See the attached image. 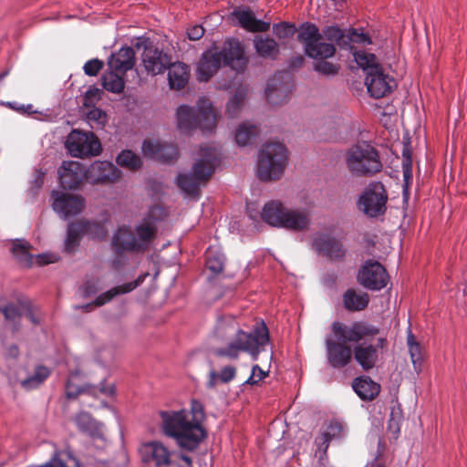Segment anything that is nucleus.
<instances>
[{"mask_svg": "<svg viewBox=\"0 0 467 467\" xmlns=\"http://www.w3.org/2000/svg\"><path fill=\"white\" fill-rule=\"evenodd\" d=\"M168 80L171 88L180 90L183 88L188 83L190 71L186 64L182 62L171 63L167 67Z\"/></svg>", "mask_w": 467, "mask_h": 467, "instance_id": "31", "label": "nucleus"}, {"mask_svg": "<svg viewBox=\"0 0 467 467\" xmlns=\"http://www.w3.org/2000/svg\"><path fill=\"white\" fill-rule=\"evenodd\" d=\"M239 25L250 32H266L270 28V22L256 19L249 8H236L232 12Z\"/></svg>", "mask_w": 467, "mask_h": 467, "instance_id": "27", "label": "nucleus"}, {"mask_svg": "<svg viewBox=\"0 0 467 467\" xmlns=\"http://www.w3.org/2000/svg\"><path fill=\"white\" fill-rule=\"evenodd\" d=\"M288 156L284 144L266 142L258 152L257 176L263 182L275 181L283 175Z\"/></svg>", "mask_w": 467, "mask_h": 467, "instance_id": "8", "label": "nucleus"}, {"mask_svg": "<svg viewBox=\"0 0 467 467\" xmlns=\"http://www.w3.org/2000/svg\"><path fill=\"white\" fill-rule=\"evenodd\" d=\"M177 122L180 130L188 131L199 128L202 131H212L216 123V112L208 99H200L197 108L182 105L178 108Z\"/></svg>", "mask_w": 467, "mask_h": 467, "instance_id": "10", "label": "nucleus"}, {"mask_svg": "<svg viewBox=\"0 0 467 467\" xmlns=\"http://www.w3.org/2000/svg\"><path fill=\"white\" fill-rule=\"evenodd\" d=\"M74 421L80 431L91 437H100L102 435V423L94 420L89 413L79 412L75 416Z\"/></svg>", "mask_w": 467, "mask_h": 467, "instance_id": "33", "label": "nucleus"}, {"mask_svg": "<svg viewBox=\"0 0 467 467\" xmlns=\"http://www.w3.org/2000/svg\"><path fill=\"white\" fill-rule=\"evenodd\" d=\"M402 158V164H412V151L410 143L403 145Z\"/></svg>", "mask_w": 467, "mask_h": 467, "instance_id": "61", "label": "nucleus"}, {"mask_svg": "<svg viewBox=\"0 0 467 467\" xmlns=\"http://www.w3.org/2000/svg\"><path fill=\"white\" fill-rule=\"evenodd\" d=\"M268 370L262 369L258 365H254L252 368L251 375L247 379H254V378H258V379H265L268 377Z\"/></svg>", "mask_w": 467, "mask_h": 467, "instance_id": "60", "label": "nucleus"}, {"mask_svg": "<svg viewBox=\"0 0 467 467\" xmlns=\"http://www.w3.org/2000/svg\"><path fill=\"white\" fill-rule=\"evenodd\" d=\"M108 65L109 69L120 74H125L132 69L135 66V52L133 48L130 47H121L109 57Z\"/></svg>", "mask_w": 467, "mask_h": 467, "instance_id": "26", "label": "nucleus"}, {"mask_svg": "<svg viewBox=\"0 0 467 467\" xmlns=\"http://www.w3.org/2000/svg\"><path fill=\"white\" fill-rule=\"evenodd\" d=\"M369 296L366 292H358L353 288L348 289L343 295L344 307L350 312H358L367 308Z\"/></svg>", "mask_w": 467, "mask_h": 467, "instance_id": "32", "label": "nucleus"}, {"mask_svg": "<svg viewBox=\"0 0 467 467\" xmlns=\"http://www.w3.org/2000/svg\"><path fill=\"white\" fill-rule=\"evenodd\" d=\"M161 430L167 437L175 439L178 446L187 451L195 450L207 436L202 426L192 424L186 410L161 411Z\"/></svg>", "mask_w": 467, "mask_h": 467, "instance_id": "4", "label": "nucleus"}, {"mask_svg": "<svg viewBox=\"0 0 467 467\" xmlns=\"http://www.w3.org/2000/svg\"><path fill=\"white\" fill-rule=\"evenodd\" d=\"M206 267L213 274H219L223 270L224 263L221 255H208Z\"/></svg>", "mask_w": 467, "mask_h": 467, "instance_id": "54", "label": "nucleus"}, {"mask_svg": "<svg viewBox=\"0 0 467 467\" xmlns=\"http://www.w3.org/2000/svg\"><path fill=\"white\" fill-rule=\"evenodd\" d=\"M296 32V26L288 22H281L273 25V33L279 39L291 38Z\"/></svg>", "mask_w": 467, "mask_h": 467, "instance_id": "45", "label": "nucleus"}, {"mask_svg": "<svg viewBox=\"0 0 467 467\" xmlns=\"http://www.w3.org/2000/svg\"><path fill=\"white\" fill-rule=\"evenodd\" d=\"M220 164V152L214 147H201L199 158L189 173H181L176 178L178 187L191 196H197L215 168Z\"/></svg>", "mask_w": 467, "mask_h": 467, "instance_id": "6", "label": "nucleus"}, {"mask_svg": "<svg viewBox=\"0 0 467 467\" xmlns=\"http://www.w3.org/2000/svg\"><path fill=\"white\" fill-rule=\"evenodd\" d=\"M36 261L39 265H47L55 262V258L51 254H39Z\"/></svg>", "mask_w": 467, "mask_h": 467, "instance_id": "64", "label": "nucleus"}, {"mask_svg": "<svg viewBox=\"0 0 467 467\" xmlns=\"http://www.w3.org/2000/svg\"><path fill=\"white\" fill-rule=\"evenodd\" d=\"M402 171L405 184H409L412 181V164H402Z\"/></svg>", "mask_w": 467, "mask_h": 467, "instance_id": "62", "label": "nucleus"}, {"mask_svg": "<svg viewBox=\"0 0 467 467\" xmlns=\"http://www.w3.org/2000/svg\"><path fill=\"white\" fill-rule=\"evenodd\" d=\"M204 32V28L201 25H194L188 28L187 36L190 40L196 41L203 36Z\"/></svg>", "mask_w": 467, "mask_h": 467, "instance_id": "57", "label": "nucleus"}, {"mask_svg": "<svg viewBox=\"0 0 467 467\" xmlns=\"http://www.w3.org/2000/svg\"><path fill=\"white\" fill-rule=\"evenodd\" d=\"M387 345L385 337H379L376 346L359 344L354 348V356L357 362L363 369L372 368L378 360V348H384Z\"/></svg>", "mask_w": 467, "mask_h": 467, "instance_id": "25", "label": "nucleus"}, {"mask_svg": "<svg viewBox=\"0 0 467 467\" xmlns=\"http://www.w3.org/2000/svg\"><path fill=\"white\" fill-rule=\"evenodd\" d=\"M325 37L329 41L338 42L344 36L343 31L337 26H327L323 30Z\"/></svg>", "mask_w": 467, "mask_h": 467, "instance_id": "56", "label": "nucleus"}, {"mask_svg": "<svg viewBox=\"0 0 467 467\" xmlns=\"http://www.w3.org/2000/svg\"><path fill=\"white\" fill-rule=\"evenodd\" d=\"M304 64V57L301 55L291 57L288 61V67L291 69L301 67Z\"/></svg>", "mask_w": 467, "mask_h": 467, "instance_id": "63", "label": "nucleus"}, {"mask_svg": "<svg viewBox=\"0 0 467 467\" xmlns=\"http://www.w3.org/2000/svg\"><path fill=\"white\" fill-rule=\"evenodd\" d=\"M248 93V88L244 86H240L236 88L234 95L229 99L226 104V113L231 118H234L237 116L243 106L244 102L246 99Z\"/></svg>", "mask_w": 467, "mask_h": 467, "instance_id": "38", "label": "nucleus"}, {"mask_svg": "<svg viewBox=\"0 0 467 467\" xmlns=\"http://www.w3.org/2000/svg\"><path fill=\"white\" fill-rule=\"evenodd\" d=\"M322 39L323 36L315 24L306 22L299 26L297 40L304 45L305 54L311 58L320 59L314 65V69L324 76H335L338 73L339 67L325 59L335 55L336 47Z\"/></svg>", "mask_w": 467, "mask_h": 467, "instance_id": "5", "label": "nucleus"}, {"mask_svg": "<svg viewBox=\"0 0 467 467\" xmlns=\"http://www.w3.org/2000/svg\"><path fill=\"white\" fill-rule=\"evenodd\" d=\"M414 369L419 373L423 368V350L420 343L409 347Z\"/></svg>", "mask_w": 467, "mask_h": 467, "instance_id": "48", "label": "nucleus"}, {"mask_svg": "<svg viewBox=\"0 0 467 467\" xmlns=\"http://www.w3.org/2000/svg\"><path fill=\"white\" fill-rule=\"evenodd\" d=\"M287 211L280 201L272 200L267 202L261 211V218L267 224L280 228Z\"/></svg>", "mask_w": 467, "mask_h": 467, "instance_id": "30", "label": "nucleus"}, {"mask_svg": "<svg viewBox=\"0 0 467 467\" xmlns=\"http://www.w3.org/2000/svg\"><path fill=\"white\" fill-rule=\"evenodd\" d=\"M330 442L327 438L318 433L314 441L316 445L315 456H328L327 450Z\"/></svg>", "mask_w": 467, "mask_h": 467, "instance_id": "55", "label": "nucleus"}, {"mask_svg": "<svg viewBox=\"0 0 467 467\" xmlns=\"http://www.w3.org/2000/svg\"><path fill=\"white\" fill-rule=\"evenodd\" d=\"M226 65L240 72L244 71L248 64V57L244 55L243 45L237 39H227L220 51L209 49L203 52L198 66L197 78L199 81H208L221 67Z\"/></svg>", "mask_w": 467, "mask_h": 467, "instance_id": "3", "label": "nucleus"}, {"mask_svg": "<svg viewBox=\"0 0 467 467\" xmlns=\"http://www.w3.org/2000/svg\"><path fill=\"white\" fill-rule=\"evenodd\" d=\"M236 375V368L232 365L224 366L220 372H216L213 368L209 371L210 379H233Z\"/></svg>", "mask_w": 467, "mask_h": 467, "instance_id": "51", "label": "nucleus"}, {"mask_svg": "<svg viewBox=\"0 0 467 467\" xmlns=\"http://www.w3.org/2000/svg\"><path fill=\"white\" fill-rule=\"evenodd\" d=\"M163 467H193L192 458L182 453L174 452L170 455V459Z\"/></svg>", "mask_w": 467, "mask_h": 467, "instance_id": "46", "label": "nucleus"}, {"mask_svg": "<svg viewBox=\"0 0 467 467\" xmlns=\"http://www.w3.org/2000/svg\"><path fill=\"white\" fill-rule=\"evenodd\" d=\"M332 331L337 340L346 344L348 342L356 343L369 337H373L379 334V329L366 322L358 321L352 323L350 326L341 322H334L332 324Z\"/></svg>", "mask_w": 467, "mask_h": 467, "instance_id": "13", "label": "nucleus"}, {"mask_svg": "<svg viewBox=\"0 0 467 467\" xmlns=\"http://www.w3.org/2000/svg\"><path fill=\"white\" fill-rule=\"evenodd\" d=\"M314 249L333 261H342L347 254L343 243L328 234H320L313 241Z\"/></svg>", "mask_w": 467, "mask_h": 467, "instance_id": "21", "label": "nucleus"}, {"mask_svg": "<svg viewBox=\"0 0 467 467\" xmlns=\"http://www.w3.org/2000/svg\"><path fill=\"white\" fill-rule=\"evenodd\" d=\"M325 342L327 358L330 366L339 368L349 363L352 352L348 346L331 336H327Z\"/></svg>", "mask_w": 467, "mask_h": 467, "instance_id": "23", "label": "nucleus"}, {"mask_svg": "<svg viewBox=\"0 0 467 467\" xmlns=\"http://www.w3.org/2000/svg\"><path fill=\"white\" fill-rule=\"evenodd\" d=\"M256 53L264 58L275 59L279 55V45L269 36H257L254 39Z\"/></svg>", "mask_w": 467, "mask_h": 467, "instance_id": "34", "label": "nucleus"}, {"mask_svg": "<svg viewBox=\"0 0 467 467\" xmlns=\"http://www.w3.org/2000/svg\"><path fill=\"white\" fill-rule=\"evenodd\" d=\"M403 420L400 406H395L391 409L388 421V431L391 434V439L397 440L400 432V425Z\"/></svg>", "mask_w": 467, "mask_h": 467, "instance_id": "43", "label": "nucleus"}, {"mask_svg": "<svg viewBox=\"0 0 467 467\" xmlns=\"http://www.w3.org/2000/svg\"><path fill=\"white\" fill-rule=\"evenodd\" d=\"M112 69L105 72L101 77L103 88L112 93L119 94L123 91L125 82L121 76Z\"/></svg>", "mask_w": 467, "mask_h": 467, "instance_id": "37", "label": "nucleus"}, {"mask_svg": "<svg viewBox=\"0 0 467 467\" xmlns=\"http://www.w3.org/2000/svg\"><path fill=\"white\" fill-rule=\"evenodd\" d=\"M162 209L152 207L148 214L133 228L120 226L112 236L111 245L118 254L124 252L143 254L148 251L158 234L157 214H161Z\"/></svg>", "mask_w": 467, "mask_h": 467, "instance_id": "2", "label": "nucleus"}, {"mask_svg": "<svg viewBox=\"0 0 467 467\" xmlns=\"http://www.w3.org/2000/svg\"><path fill=\"white\" fill-rule=\"evenodd\" d=\"M65 390L67 399H75L81 394L110 397L115 393V387L113 384H108V381H100L98 386L87 385L85 387L77 385L75 381H67Z\"/></svg>", "mask_w": 467, "mask_h": 467, "instance_id": "24", "label": "nucleus"}, {"mask_svg": "<svg viewBox=\"0 0 467 467\" xmlns=\"http://www.w3.org/2000/svg\"><path fill=\"white\" fill-rule=\"evenodd\" d=\"M99 289L100 280L98 277L87 279L79 288L81 296L84 298L90 297L91 296L97 294Z\"/></svg>", "mask_w": 467, "mask_h": 467, "instance_id": "47", "label": "nucleus"}, {"mask_svg": "<svg viewBox=\"0 0 467 467\" xmlns=\"http://www.w3.org/2000/svg\"><path fill=\"white\" fill-rule=\"evenodd\" d=\"M117 163L131 171H136L141 166L140 158L130 150H122L116 158Z\"/></svg>", "mask_w": 467, "mask_h": 467, "instance_id": "42", "label": "nucleus"}, {"mask_svg": "<svg viewBox=\"0 0 467 467\" xmlns=\"http://www.w3.org/2000/svg\"><path fill=\"white\" fill-rule=\"evenodd\" d=\"M138 451L141 462L150 467H163L172 453L159 441L144 442L140 444Z\"/></svg>", "mask_w": 467, "mask_h": 467, "instance_id": "16", "label": "nucleus"}, {"mask_svg": "<svg viewBox=\"0 0 467 467\" xmlns=\"http://www.w3.org/2000/svg\"><path fill=\"white\" fill-rule=\"evenodd\" d=\"M147 275H148V274L145 273L143 275H139L135 281L121 285V287H122L124 293L125 294L130 293L132 290H134L136 287H138L140 285H141L144 282Z\"/></svg>", "mask_w": 467, "mask_h": 467, "instance_id": "58", "label": "nucleus"}, {"mask_svg": "<svg viewBox=\"0 0 467 467\" xmlns=\"http://www.w3.org/2000/svg\"><path fill=\"white\" fill-rule=\"evenodd\" d=\"M344 426L337 420H331L325 429L321 430L319 434L327 438L329 441L342 438Z\"/></svg>", "mask_w": 467, "mask_h": 467, "instance_id": "44", "label": "nucleus"}, {"mask_svg": "<svg viewBox=\"0 0 467 467\" xmlns=\"http://www.w3.org/2000/svg\"><path fill=\"white\" fill-rule=\"evenodd\" d=\"M144 155L161 162H171L178 157V149L172 143L160 140H145L142 144Z\"/></svg>", "mask_w": 467, "mask_h": 467, "instance_id": "22", "label": "nucleus"}, {"mask_svg": "<svg viewBox=\"0 0 467 467\" xmlns=\"http://www.w3.org/2000/svg\"><path fill=\"white\" fill-rule=\"evenodd\" d=\"M82 224L78 222L70 223L67 225V237L65 240V250L72 253L79 244L81 235H84L81 230Z\"/></svg>", "mask_w": 467, "mask_h": 467, "instance_id": "39", "label": "nucleus"}, {"mask_svg": "<svg viewBox=\"0 0 467 467\" xmlns=\"http://www.w3.org/2000/svg\"><path fill=\"white\" fill-rule=\"evenodd\" d=\"M45 176H46V171H44L43 170L36 169L35 171L34 178L30 182V186H29V190H28L29 193L32 196L36 195L37 192H39V190L42 188V186L44 184Z\"/></svg>", "mask_w": 467, "mask_h": 467, "instance_id": "52", "label": "nucleus"}, {"mask_svg": "<svg viewBox=\"0 0 467 467\" xmlns=\"http://www.w3.org/2000/svg\"><path fill=\"white\" fill-rule=\"evenodd\" d=\"M124 294L121 285H118L98 296L94 300V304L96 306H102L110 302L115 296Z\"/></svg>", "mask_w": 467, "mask_h": 467, "instance_id": "50", "label": "nucleus"}, {"mask_svg": "<svg viewBox=\"0 0 467 467\" xmlns=\"http://www.w3.org/2000/svg\"><path fill=\"white\" fill-rule=\"evenodd\" d=\"M352 389L364 401L375 400L381 390L378 381H352Z\"/></svg>", "mask_w": 467, "mask_h": 467, "instance_id": "35", "label": "nucleus"}, {"mask_svg": "<svg viewBox=\"0 0 467 467\" xmlns=\"http://www.w3.org/2000/svg\"><path fill=\"white\" fill-rule=\"evenodd\" d=\"M78 223L83 226L81 228L83 234L88 237L98 241H102L107 237L108 232L103 224L90 221H78Z\"/></svg>", "mask_w": 467, "mask_h": 467, "instance_id": "41", "label": "nucleus"}, {"mask_svg": "<svg viewBox=\"0 0 467 467\" xmlns=\"http://www.w3.org/2000/svg\"><path fill=\"white\" fill-rule=\"evenodd\" d=\"M214 336L220 340L231 339L224 347L215 348L213 353L219 358L237 359L241 353H249L257 358L261 348L269 341V332L264 322L256 324L252 332L242 330L233 316H223L216 323Z\"/></svg>", "mask_w": 467, "mask_h": 467, "instance_id": "1", "label": "nucleus"}, {"mask_svg": "<svg viewBox=\"0 0 467 467\" xmlns=\"http://www.w3.org/2000/svg\"><path fill=\"white\" fill-rule=\"evenodd\" d=\"M30 248V244L23 239H17L13 243L12 254L23 267H31L33 265V255L29 253Z\"/></svg>", "mask_w": 467, "mask_h": 467, "instance_id": "36", "label": "nucleus"}, {"mask_svg": "<svg viewBox=\"0 0 467 467\" xmlns=\"http://www.w3.org/2000/svg\"><path fill=\"white\" fill-rule=\"evenodd\" d=\"M291 77L286 72H280L272 78L265 88L268 102L278 106L285 102L291 93Z\"/></svg>", "mask_w": 467, "mask_h": 467, "instance_id": "17", "label": "nucleus"}, {"mask_svg": "<svg viewBox=\"0 0 467 467\" xmlns=\"http://www.w3.org/2000/svg\"><path fill=\"white\" fill-rule=\"evenodd\" d=\"M51 197L54 211L63 219L81 213L85 207V200L80 195L53 191Z\"/></svg>", "mask_w": 467, "mask_h": 467, "instance_id": "15", "label": "nucleus"}, {"mask_svg": "<svg viewBox=\"0 0 467 467\" xmlns=\"http://www.w3.org/2000/svg\"><path fill=\"white\" fill-rule=\"evenodd\" d=\"M141 58L145 70L152 76L162 74L171 65V57L151 45L144 47Z\"/></svg>", "mask_w": 467, "mask_h": 467, "instance_id": "20", "label": "nucleus"}, {"mask_svg": "<svg viewBox=\"0 0 467 467\" xmlns=\"http://www.w3.org/2000/svg\"><path fill=\"white\" fill-rule=\"evenodd\" d=\"M57 172L59 182L64 189H78L83 180L87 179L85 166L75 161H63Z\"/></svg>", "mask_w": 467, "mask_h": 467, "instance_id": "19", "label": "nucleus"}, {"mask_svg": "<svg viewBox=\"0 0 467 467\" xmlns=\"http://www.w3.org/2000/svg\"><path fill=\"white\" fill-rule=\"evenodd\" d=\"M389 280L386 269L374 260L366 261L358 275V283L369 290H381L387 286Z\"/></svg>", "mask_w": 467, "mask_h": 467, "instance_id": "14", "label": "nucleus"}, {"mask_svg": "<svg viewBox=\"0 0 467 467\" xmlns=\"http://www.w3.org/2000/svg\"><path fill=\"white\" fill-rule=\"evenodd\" d=\"M66 148L71 156L85 158L97 156L101 151V145L92 132L73 130L66 140Z\"/></svg>", "mask_w": 467, "mask_h": 467, "instance_id": "12", "label": "nucleus"}, {"mask_svg": "<svg viewBox=\"0 0 467 467\" xmlns=\"http://www.w3.org/2000/svg\"><path fill=\"white\" fill-rule=\"evenodd\" d=\"M104 63L99 58H93L87 61L83 67L86 75L94 77L103 68Z\"/></svg>", "mask_w": 467, "mask_h": 467, "instance_id": "53", "label": "nucleus"}, {"mask_svg": "<svg viewBox=\"0 0 467 467\" xmlns=\"http://www.w3.org/2000/svg\"><path fill=\"white\" fill-rule=\"evenodd\" d=\"M87 180L93 184L112 183L121 178L120 170L109 161H96L86 169Z\"/></svg>", "mask_w": 467, "mask_h": 467, "instance_id": "18", "label": "nucleus"}, {"mask_svg": "<svg viewBox=\"0 0 467 467\" xmlns=\"http://www.w3.org/2000/svg\"><path fill=\"white\" fill-rule=\"evenodd\" d=\"M348 171L357 176L370 177L382 171L379 151L367 142L353 145L346 152Z\"/></svg>", "mask_w": 467, "mask_h": 467, "instance_id": "9", "label": "nucleus"}, {"mask_svg": "<svg viewBox=\"0 0 467 467\" xmlns=\"http://www.w3.org/2000/svg\"><path fill=\"white\" fill-rule=\"evenodd\" d=\"M258 127L250 123L241 124L235 133V140L239 146H246L252 142L258 134Z\"/></svg>", "mask_w": 467, "mask_h": 467, "instance_id": "40", "label": "nucleus"}, {"mask_svg": "<svg viewBox=\"0 0 467 467\" xmlns=\"http://www.w3.org/2000/svg\"><path fill=\"white\" fill-rule=\"evenodd\" d=\"M355 60L366 73L365 85L372 98H383L397 87L396 80L385 73L374 54L359 51L355 54Z\"/></svg>", "mask_w": 467, "mask_h": 467, "instance_id": "7", "label": "nucleus"}, {"mask_svg": "<svg viewBox=\"0 0 467 467\" xmlns=\"http://www.w3.org/2000/svg\"><path fill=\"white\" fill-rule=\"evenodd\" d=\"M189 416L191 415L192 418L190 419V422L192 424H197L198 426H202V422L205 419V413L202 404L198 400H192V406H191V411L188 412Z\"/></svg>", "mask_w": 467, "mask_h": 467, "instance_id": "49", "label": "nucleus"}, {"mask_svg": "<svg viewBox=\"0 0 467 467\" xmlns=\"http://www.w3.org/2000/svg\"><path fill=\"white\" fill-rule=\"evenodd\" d=\"M50 376V369L43 365H39L36 368V371L33 377L28 379H47Z\"/></svg>", "mask_w": 467, "mask_h": 467, "instance_id": "59", "label": "nucleus"}, {"mask_svg": "<svg viewBox=\"0 0 467 467\" xmlns=\"http://www.w3.org/2000/svg\"><path fill=\"white\" fill-rule=\"evenodd\" d=\"M311 223L310 213L306 210L289 209L285 213V218L280 228L294 232L306 231Z\"/></svg>", "mask_w": 467, "mask_h": 467, "instance_id": "28", "label": "nucleus"}, {"mask_svg": "<svg viewBox=\"0 0 467 467\" xmlns=\"http://www.w3.org/2000/svg\"><path fill=\"white\" fill-rule=\"evenodd\" d=\"M388 193L380 182H370L358 200V208L370 218L385 213L387 210Z\"/></svg>", "mask_w": 467, "mask_h": 467, "instance_id": "11", "label": "nucleus"}, {"mask_svg": "<svg viewBox=\"0 0 467 467\" xmlns=\"http://www.w3.org/2000/svg\"><path fill=\"white\" fill-rule=\"evenodd\" d=\"M0 314L3 315L5 324L10 327L13 333L20 329L23 317L22 309L17 304L9 301L4 296H0Z\"/></svg>", "mask_w": 467, "mask_h": 467, "instance_id": "29", "label": "nucleus"}]
</instances>
